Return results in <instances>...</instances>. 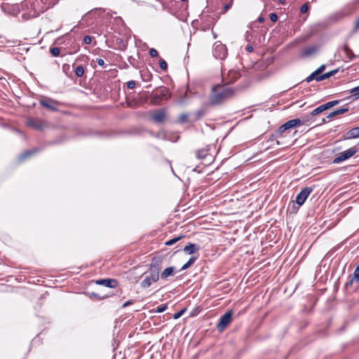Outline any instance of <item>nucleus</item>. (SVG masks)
I'll return each instance as SVG.
<instances>
[{"label":"nucleus","instance_id":"nucleus-19","mask_svg":"<svg viewBox=\"0 0 359 359\" xmlns=\"http://www.w3.org/2000/svg\"><path fill=\"white\" fill-rule=\"evenodd\" d=\"M348 110H349L348 108L346 107H341L340 109H338L334 110V111H332L331 113H330L327 116L326 118H328V119L332 118L337 115L342 114H344V113L348 111Z\"/></svg>","mask_w":359,"mask_h":359},{"label":"nucleus","instance_id":"nucleus-18","mask_svg":"<svg viewBox=\"0 0 359 359\" xmlns=\"http://www.w3.org/2000/svg\"><path fill=\"white\" fill-rule=\"evenodd\" d=\"M206 114L204 109H199L191 114V121L195 122L200 120Z\"/></svg>","mask_w":359,"mask_h":359},{"label":"nucleus","instance_id":"nucleus-54","mask_svg":"<svg viewBox=\"0 0 359 359\" xmlns=\"http://www.w3.org/2000/svg\"><path fill=\"white\" fill-rule=\"evenodd\" d=\"M278 1H279V3H280V4H284V3H285V1H284V0H278Z\"/></svg>","mask_w":359,"mask_h":359},{"label":"nucleus","instance_id":"nucleus-34","mask_svg":"<svg viewBox=\"0 0 359 359\" xmlns=\"http://www.w3.org/2000/svg\"><path fill=\"white\" fill-rule=\"evenodd\" d=\"M350 93H352L356 99L359 98V86L352 88L350 90Z\"/></svg>","mask_w":359,"mask_h":359},{"label":"nucleus","instance_id":"nucleus-14","mask_svg":"<svg viewBox=\"0 0 359 359\" xmlns=\"http://www.w3.org/2000/svg\"><path fill=\"white\" fill-rule=\"evenodd\" d=\"M342 51L345 55V58L348 60H353L357 57H359V55H356L353 53V50L349 48L348 43H344L341 48Z\"/></svg>","mask_w":359,"mask_h":359},{"label":"nucleus","instance_id":"nucleus-46","mask_svg":"<svg viewBox=\"0 0 359 359\" xmlns=\"http://www.w3.org/2000/svg\"><path fill=\"white\" fill-rule=\"evenodd\" d=\"M325 65H322L321 66H320L316 71L320 74H320L325 69Z\"/></svg>","mask_w":359,"mask_h":359},{"label":"nucleus","instance_id":"nucleus-32","mask_svg":"<svg viewBox=\"0 0 359 359\" xmlns=\"http://www.w3.org/2000/svg\"><path fill=\"white\" fill-rule=\"evenodd\" d=\"M50 52L53 56L57 57L60 53V49L57 47H53L50 48Z\"/></svg>","mask_w":359,"mask_h":359},{"label":"nucleus","instance_id":"nucleus-42","mask_svg":"<svg viewBox=\"0 0 359 359\" xmlns=\"http://www.w3.org/2000/svg\"><path fill=\"white\" fill-rule=\"evenodd\" d=\"M83 42L85 44H90L92 42V38L90 36H85L83 38Z\"/></svg>","mask_w":359,"mask_h":359},{"label":"nucleus","instance_id":"nucleus-25","mask_svg":"<svg viewBox=\"0 0 359 359\" xmlns=\"http://www.w3.org/2000/svg\"><path fill=\"white\" fill-rule=\"evenodd\" d=\"M339 72V69H334V70H332L330 72H328L325 74H321L320 76V79H323V80H325L327 79H329L330 78L331 76L335 75L337 72Z\"/></svg>","mask_w":359,"mask_h":359},{"label":"nucleus","instance_id":"nucleus-52","mask_svg":"<svg viewBox=\"0 0 359 359\" xmlns=\"http://www.w3.org/2000/svg\"><path fill=\"white\" fill-rule=\"evenodd\" d=\"M278 137V135H276V133L275 135H272L271 136V137H270V140H274V138H275V137Z\"/></svg>","mask_w":359,"mask_h":359},{"label":"nucleus","instance_id":"nucleus-41","mask_svg":"<svg viewBox=\"0 0 359 359\" xmlns=\"http://www.w3.org/2000/svg\"><path fill=\"white\" fill-rule=\"evenodd\" d=\"M149 55L152 57L158 56V51L154 48H151L149 51Z\"/></svg>","mask_w":359,"mask_h":359},{"label":"nucleus","instance_id":"nucleus-49","mask_svg":"<svg viewBox=\"0 0 359 359\" xmlns=\"http://www.w3.org/2000/svg\"><path fill=\"white\" fill-rule=\"evenodd\" d=\"M132 304H133V302L131 300L128 301V302H126V303L123 304V307H126V306H129V305H130Z\"/></svg>","mask_w":359,"mask_h":359},{"label":"nucleus","instance_id":"nucleus-23","mask_svg":"<svg viewBox=\"0 0 359 359\" xmlns=\"http://www.w3.org/2000/svg\"><path fill=\"white\" fill-rule=\"evenodd\" d=\"M317 51V48L316 46H310L305 48L302 53V55L304 57H309L313 54H314Z\"/></svg>","mask_w":359,"mask_h":359},{"label":"nucleus","instance_id":"nucleus-5","mask_svg":"<svg viewBox=\"0 0 359 359\" xmlns=\"http://www.w3.org/2000/svg\"><path fill=\"white\" fill-rule=\"evenodd\" d=\"M213 55L217 59L224 60L227 55V48L224 44L221 43L219 41H217L214 44Z\"/></svg>","mask_w":359,"mask_h":359},{"label":"nucleus","instance_id":"nucleus-33","mask_svg":"<svg viewBox=\"0 0 359 359\" xmlns=\"http://www.w3.org/2000/svg\"><path fill=\"white\" fill-rule=\"evenodd\" d=\"M34 152H35L34 150L27 151L24 154H22L20 156V159L22 161V160L26 158L27 157L31 156L32 154H33Z\"/></svg>","mask_w":359,"mask_h":359},{"label":"nucleus","instance_id":"nucleus-53","mask_svg":"<svg viewBox=\"0 0 359 359\" xmlns=\"http://www.w3.org/2000/svg\"><path fill=\"white\" fill-rule=\"evenodd\" d=\"M326 123V118H323L322 119V122L320 123H319V125H322L323 123Z\"/></svg>","mask_w":359,"mask_h":359},{"label":"nucleus","instance_id":"nucleus-48","mask_svg":"<svg viewBox=\"0 0 359 359\" xmlns=\"http://www.w3.org/2000/svg\"><path fill=\"white\" fill-rule=\"evenodd\" d=\"M245 50L248 52L251 53L253 50V47L252 46H247L246 48H245Z\"/></svg>","mask_w":359,"mask_h":359},{"label":"nucleus","instance_id":"nucleus-27","mask_svg":"<svg viewBox=\"0 0 359 359\" xmlns=\"http://www.w3.org/2000/svg\"><path fill=\"white\" fill-rule=\"evenodd\" d=\"M339 102H340V100H332V101L328 102L325 104H323V106H324L325 109L327 110V109L338 104Z\"/></svg>","mask_w":359,"mask_h":359},{"label":"nucleus","instance_id":"nucleus-17","mask_svg":"<svg viewBox=\"0 0 359 359\" xmlns=\"http://www.w3.org/2000/svg\"><path fill=\"white\" fill-rule=\"evenodd\" d=\"M306 122H307V120H305L304 118L302 120H301L299 118H294V119L290 120L285 123L287 126V127L289 129H290V128H294L300 124L304 123Z\"/></svg>","mask_w":359,"mask_h":359},{"label":"nucleus","instance_id":"nucleus-20","mask_svg":"<svg viewBox=\"0 0 359 359\" xmlns=\"http://www.w3.org/2000/svg\"><path fill=\"white\" fill-rule=\"evenodd\" d=\"M241 74L238 71L231 70L228 73L229 81L226 83H233L240 78Z\"/></svg>","mask_w":359,"mask_h":359},{"label":"nucleus","instance_id":"nucleus-8","mask_svg":"<svg viewBox=\"0 0 359 359\" xmlns=\"http://www.w3.org/2000/svg\"><path fill=\"white\" fill-rule=\"evenodd\" d=\"M232 311H229L223 315L217 324V328L219 332H222L227 326L229 325L232 320Z\"/></svg>","mask_w":359,"mask_h":359},{"label":"nucleus","instance_id":"nucleus-12","mask_svg":"<svg viewBox=\"0 0 359 359\" xmlns=\"http://www.w3.org/2000/svg\"><path fill=\"white\" fill-rule=\"evenodd\" d=\"M97 285H104L109 288H115L118 285V281L114 278L100 279L95 281Z\"/></svg>","mask_w":359,"mask_h":359},{"label":"nucleus","instance_id":"nucleus-51","mask_svg":"<svg viewBox=\"0 0 359 359\" xmlns=\"http://www.w3.org/2000/svg\"><path fill=\"white\" fill-rule=\"evenodd\" d=\"M231 7V4H226L224 7L225 11H226Z\"/></svg>","mask_w":359,"mask_h":359},{"label":"nucleus","instance_id":"nucleus-35","mask_svg":"<svg viewBox=\"0 0 359 359\" xmlns=\"http://www.w3.org/2000/svg\"><path fill=\"white\" fill-rule=\"evenodd\" d=\"M128 62L132 65L133 67L137 68V60L133 57V56H130L128 59Z\"/></svg>","mask_w":359,"mask_h":359},{"label":"nucleus","instance_id":"nucleus-36","mask_svg":"<svg viewBox=\"0 0 359 359\" xmlns=\"http://www.w3.org/2000/svg\"><path fill=\"white\" fill-rule=\"evenodd\" d=\"M358 30H359V18L354 22L353 27L352 29V33L355 34V33L358 32Z\"/></svg>","mask_w":359,"mask_h":359},{"label":"nucleus","instance_id":"nucleus-47","mask_svg":"<svg viewBox=\"0 0 359 359\" xmlns=\"http://www.w3.org/2000/svg\"><path fill=\"white\" fill-rule=\"evenodd\" d=\"M97 62L98 65H100L101 67L104 66V61L102 59H97Z\"/></svg>","mask_w":359,"mask_h":359},{"label":"nucleus","instance_id":"nucleus-31","mask_svg":"<svg viewBox=\"0 0 359 359\" xmlns=\"http://www.w3.org/2000/svg\"><path fill=\"white\" fill-rule=\"evenodd\" d=\"M84 74V69L83 66L79 65L75 69V74L78 77H81Z\"/></svg>","mask_w":359,"mask_h":359},{"label":"nucleus","instance_id":"nucleus-9","mask_svg":"<svg viewBox=\"0 0 359 359\" xmlns=\"http://www.w3.org/2000/svg\"><path fill=\"white\" fill-rule=\"evenodd\" d=\"M166 118V109L162 108L155 110L151 116V119L157 123L164 122Z\"/></svg>","mask_w":359,"mask_h":359},{"label":"nucleus","instance_id":"nucleus-28","mask_svg":"<svg viewBox=\"0 0 359 359\" xmlns=\"http://www.w3.org/2000/svg\"><path fill=\"white\" fill-rule=\"evenodd\" d=\"M208 155V151L205 149H199L196 151V157L198 159H203Z\"/></svg>","mask_w":359,"mask_h":359},{"label":"nucleus","instance_id":"nucleus-43","mask_svg":"<svg viewBox=\"0 0 359 359\" xmlns=\"http://www.w3.org/2000/svg\"><path fill=\"white\" fill-rule=\"evenodd\" d=\"M127 87L129 89H133L135 87V81H129L127 82Z\"/></svg>","mask_w":359,"mask_h":359},{"label":"nucleus","instance_id":"nucleus-7","mask_svg":"<svg viewBox=\"0 0 359 359\" xmlns=\"http://www.w3.org/2000/svg\"><path fill=\"white\" fill-rule=\"evenodd\" d=\"M358 152V149L355 147H351L341 153L333 160L334 163H339L345 160L350 158L355 154Z\"/></svg>","mask_w":359,"mask_h":359},{"label":"nucleus","instance_id":"nucleus-50","mask_svg":"<svg viewBox=\"0 0 359 359\" xmlns=\"http://www.w3.org/2000/svg\"><path fill=\"white\" fill-rule=\"evenodd\" d=\"M264 20H265V18L262 15H261L258 18L257 21L259 22H264Z\"/></svg>","mask_w":359,"mask_h":359},{"label":"nucleus","instance_id":"nucleus-22","mask_svg":"<svg viewBox=\"0 0 359 359\" xmlns=\"http://www.w3.org/2000/svg\"><path fill=\"white\" fill-rule=\"evenodd\" d=\"M321 75H320L316 71H314L312 74H311L306 79L305 81L307 83H309L312 81L313 80H316V81H323V79H321L320 77Z\"/></svg>","mask_w":359,"mask_h":359},{"label":"nucleus","instance_id":"nucleus-16","mask_svg":"<svg viewBox=\"0 0 359 359\" xmlns=\"http://www.w3.org/2000/svg\"><path fill=\"white\" fill-rule=\"evenodd\" d=\"M175 273V267L170 266L165 269L161 273L160 277L162 280H167L170 276H174Z\"/></svg>","mask_w":359,"mask_h":359},{"label":"nucleus","instance_id":"nucleus-26","mask_svg":"<svg viewBox=\"0 0 359 359\" xmlns=\"http://www.w3.org/2000/svg\"><path fill=\"white\" fill-rule=\"evenodd\" d=\"M196 259L197 258L196 257H190L188 262L182 266V267L181 268V271L189 269L192 264H194Z\"/></svg>","mask_w":359,"mask_h":359},{"label":"nucleus","instance_id":"nucleus-1","mask_svg":"<svg viewBox=\"0 0 359 359\" xmlns=\"http://www.w3.org/2000/svg\"><path fill=\"white\" fill-rule=\"evenodd\" d=\"M234 95L235 90L227 83L215 85L212 87L207 104L211 107L222 104Z\"/></svg>","mask_w":359,"mask_h":359},{"label":"nucleus","instance_id":"nucleus-38","mask_svg":"<svg viewBox=\"0 0 359 359\" xmlns=\"http://www.w3.org/2000/svg\"><path fill=\"white\" fill-rule=\"evenodd\" d=\"M167 308H168L167 304H161L156 308V313H162V312L165 311L167 309Z\"/></svg>","mask_w":359,"mask_h":359},{"label":"nucleus","instance_id":"nucleus-6","mask_svg":"<svg viewBox=\"0 0 359 359\" xmlns=\"http://www.w3.org/2000/svg\"><path fill=\"white\" fill-rule=\"evenodd\" d=\"M39 104L41 107L46 108L52 111H57L58 110L57 106L60 104V102L52 98L45 97L43 99L39 100Z\"/></svg>","mask_w":359,"mask_h":359},{"label":"nucleus","instance_id":"nucleus-45","mask_svg":"<svg viewBox=\"0 0 359 359\" xmlns=\"http://www.w3.org/2000/svg\"><path fill=\"white\" fill-rule=\"evenodd\" d=\"M270 20L273 22H276L278 20V15L274 13H271Z\"/></svg>","mask_w":359,"mask_h":359},{"label":"nucleus","instance_id":"nucleus-39","mask_svg":"<svg viewBox=\"0 0 359 359\" xmlns=\"http://www.w3.org/2000/svg\"><path fill=\"white\" fill-rule=\"evenodd\" d=\"M188 116L187 114H182L180 116L179 120L181 123H185L187 121Z\"/></svg>","mask_w":359,"mask_h":359},{"label":"nucleus","instance_id":"nucleus-4","mask_svg":"<svg viewBox=\"0 0 359 359\" xmlns=\"http://www.w3.org/2000/svg\"><path fill=\"white\" fill-rule=\"evenodd\" d=\"M170 97L169 90L165 87H161L156 90L151 97V102L153 104H160L161 102Z\"/></svg>","mask_w":359,"mask_h":359},{"label":"nucleus","instance_id":"nucleus-44","mask_svg":"<svg viewBox=\"0 0 359 359\" xmlns=\"http://www.w3.org/2000/svg\"><path fill=\"white\" fill-rule=\"evenodd\" d=\"M308 10H309V6L306 4H304L300 8V11L303 13L307 12Z\"/></svg>","mask_w":359,"mask_h":359},{"label":"nucleus","instance_id":"nucleus-11","mask_svg":"<svg viewBox=\"0 0 359 359\" xmlns=\"http://www.w3.org/2000/svg\"><path fill=\"white\" fill-rule=\"evenodd\" d=\"M26 125L36 130H41L45 127V122L39 118H29L26 121Z\"/></svg>","mask_w":359,"mask_h":359},{"label":"nucleus","instance_id":"nucleus-15","mask_svg":"<svg viewBox=\"0 0 359 359\" xmlns=\"http://www.w3.org/2000/svg\"><path fill=\"white\" fill-rule=\"evenodd\" d=\"M200 249L201 248L199 245L195 243H189L184 248L183 250L189 255H192L198 252Z\"/></svg>","mask_w":359,"mask_h":359},{"label":"nucleus","instance_id":"nucleus-40","mask_svg":"<svg viewBox=\"0 0 359 359\" xmlns=\"http://www.w3.org/2000/svg\"><path fill=\"white\" fill-rule=\"evenodd\" d=\"M184 311H185V309H182L180 311L175 313L173 316V318L178 319L179 318H180L182 316V314L184 313Z\"/></svg>","mask_w":359,"mask_h":359},{"label":"nucleus","instance_id":"nucleus-37","mask_svg":"<svg viewBox=\"0 0 359 359\" xmlns=\"http://www.w3.org/2000/svg\"><path fill=\"white\" fill-rule=\"evenodd\" d=\"M159 65L163 70H166L168 69L167 62L163 58H160Z\"/></svg>","mask_w":359,"mask_h":359},{"label":"nucleus","instance_id":"nucleus-29","mask_svg":"<svg viewBox=\"0 0 359 359\" xmlns=\"http://www.w3.org/2000/svg\"><path fill=\"white\" fill-rule=\"evenodd\" d=\"M183 237H184V236H180L175 237L174 238L170 239L165 243V245H172L176 243L180 240H181Z\"/></svg>","mask_w":359,"mask_h":359},{"label":"nucleus","instance_id":"nucleus-3","mask_svg":"<svg viewBox=\"0 0 359 359\" xmlns=\"http://www.w3.org/2000/svg\"><path fill=\"white\" fill-rule=\"evenodd\" d=\"M25 7L29 10L25 13V14L32 18L37 17L40 13L43 11V9L39 7V2L38 0H27L22 4V9Z\"/></svg>","mask_w":359,"mask_h":359},{"label":"nucleus","instance_id":"nucleus-56","mask_svg":"<svg viewBox=\"0 0 359 359\" xmlns=\"http://www.w3.org/2000/svg\"><path fill=\"white\" fill-rule=\"evenodd\" d=\"M273 1H276V0H273Z\"/></svg>","mask_w":359,"mask_h":359},{"label":"nucleus","instance_id":"nucleus-30","mask_svg":"<svg viewBox=\"0 0 359 359\" xmlns=\"http://www.w3.org/2000/svg\"><path fill=\"white\" fill-rule=\"evenodd\" d=\"M288 129L289 128L287 127L285 123L283 124L278 128V130L276 131V135L281 136L282 134Z\"/></svg>","mask_w":359,"mask_h":359},{"label":"nucleus","instance_id":"nucleus-21","mask_svg":"<svg viewBox=\"0 0 359 359\" xmlns=\"http://www.w3.org/2000/svg\"><path fill=\"white\" fill-rule=\"evenodd\" d=\"M325 109L324 108V106L323 104L318 107L317 108H316L315 109H313L309 116H308L307 117H306L304 119L305 120H307V122L308 121H311V119L313 118V117L320 113H322L323 111H324Z\"/></svg>","mask_w":359,"mask_h":359},{"label":"nucleus","instance_id":"nucleus-10","mask_svg":"<svg viewBox=\"0 0 359 359\" xmlns=\"http://www.w3.org/2000/svg\"><path fill=\"white\" fill-rule=\"evenodd\" d=\"M312 191V187H305L298 194L295 201L299 205V206H301L304 203L305 201Z\"/></svg>","mask_w":359,"mask_h":359},{"label":"nucleus","instance_id":"nucleus-55","mask_svg":"<svg viewBox=\"0 0 359 359\" xmlns=\"http://www.w3.org/2000/svg\"><path fill=\"white\" fill-rule=\"evenodd\" d=\"M262 1L264 3L265 6H266V0H262Z\"/></svg>","mask_w":359,"mask_h":359},{"label":"nucleus","instance_id":"nucleus-24","mask_svg":"<svg viewBox=\"0 0 359 359\" xmlns=\"http://www.w3.org/2000/svg\"><path fill=\"white\" fill-rule=\"evenodd\" d=\"M359 280V264L358 265V266L356 267V269H355L354 272H353V277L351 278V280L349 283H346V285H352L353 283V280Z\"/></svg>","mask_w":359,"mask_h":359},{"label":"nucleus","instance_id":"nucleus-13","mask_svg":"<svg viewBox=\"0 0 359 359\" xmlns=\"http://www.w3.org/2000/svg\"><path fill=\"white\" fill-rule=\"evenodd\" d=\"M359 137V126L353 128L347 131L342 137V140H351Z\"/></svg>","mask_w":359,"mask_h":359},{"label":"nucleus","instance_id":"nucleus-2","mask_svg":"<svg viewBox=\"0 0 359 359\" xmlns=\"http://www.w3.org/2000/svg\"><path fill=\"white\" fill-rule=\"evenodd\" d=\"M162 266V259L160 257H154L149 264V268L142 276H144L141 282L142 288L150 287L152 283H156L160 278L159 272Z\"/></svg>","mask_w":359,"mask_h":359}]
</instances>
